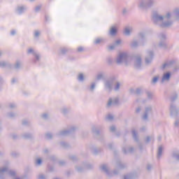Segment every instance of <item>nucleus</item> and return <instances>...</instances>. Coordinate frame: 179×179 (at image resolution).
<instances>
[{"mask_svg": "<svg viewBox=\"0 0 179 179\" xmlns=\"http://www.w3.org/2000/svg\"><path fill=\"white\" fill-rule=\"evenodd\" d=\"M120 43H121V41H116V44H120Z\"/></svg>", "mask_w": 179, "mask_h": 179, "instance_id": "13", "label": "nucleus"}, {"mask_svg": "<svg viewBox=\"0 0 179 179\" xmlns=\"http://www.w3.org/2000/svg\"><path fill=\"white\" fill-rule=\"evenodd\" d=\"M108 118H111V117L109 116Z\"/></svg>", "mask_w": 179, "mask_h": 179, "instance_id": "20", "label": "nucleus"}, {"mask_svg": "<svg viewBox=\"0 0 179 179\" xmlns=\"http://www.w3.org/2000/svg\"><path fill=\"white\" fill-rule=\"evenodd\" d=\"M83 78H84L83 74H80L78 76L79 80H83Z\"/></svg>", "mask_w": 179, "mask_h": 179, "instance_id": "4", "label": "nucleus"}, {"mask_svg": "<svg viewBox=\"0 0 179 179\" xmlns=\"http://www.w3.org/2000/svg\"><path fill=\"white\" fill-rule=\"evenodd\" d=\"M37 164H41V159H38L36 162Z\"/></svg>", "mask_w": 179, "mask_h": 179, "instance_id": "7", "label": "nucleus"}, {"mask_svg": "<svg viewBox=\"0 0 179 179\" xmlns=\"http://www.w3.org/2000/svg\"><path fill=\"white\" fill-rule=\"evenodd\" d=\"M130 31H130L129 29H125V34H129Z\"/></svg>", "mask_w": 179, "mask_h": 179, "instance_id": "6", "label": "nucleus"}, {"mask_svg": "<svg viewBox=\"0 0 179 179\" xmlns=\"http://www.w3.org/2000/svg\"><path fill=\"white\" fill-rule=\"evenodd\" d=\"M111 103H113V101L111 100L109 101L108 106H111Z\"/></svg>", "mask_w": 179, "mask_h": 179, "instance_id": "9", "label": "nucleus"}, {"mask_svg": "<svg viewBox=\"0 0 179 179\" xmlns=\"http://www.w3.org/2000/svg\"><path fill=\"white\" fill-rule=\"evenodd\" d=\"M116 34H117V28H115V27H112L110 29V34L112 36H114Z\"/></svg>", "mask_w": 179, "mask_h": 179, "instance_id": "1", "label": "nucleus"}, {"mask_svg": "<svg viewBox=\"0 0 179 179\" xmlns=\"http://www.w3.org/2000/svg\"><path fill=\"white\" fill-rule=\"evenodd\" d=\"M170 79V73H166L162 78V80H169Z\"/></svg>", "mask_w": 179, "mask_h": 179, "instance_id": "2", "label": "nucleus"}, {"mask_svg": "<svg viewBox=\"0 0 179 179\" xmlns=\"http://www.w3.org/2000/svg\"><path fill=\"white\" fill-rule=\"evenodd\" d=\"M159 151L162 152V148H159Z\"/></svg>", "mask_w": 179, "mask_h": 179, "instance_id": "19", "label": "nucleus"}, {"mask_svg": "<svg viewBox=\"0 0 179 179\" xmlns=\"http://www.w3.org/2000/svg\"><path fill=\"white\" fill-rule=\"evenodd\" d=\"M92 89H94V85H92Z\"/></svg>", "mask_w": 179, "mask_h": 179, "instance_id": "18", "label": "nucleus"}, {"mask_svg": "<svg viewBox=\"0 0 179 179\" xmlns=\"http://www.w3.org/2000/svg\"><path fill=\"white\" fill-rule=\"evenodd\" d=\"M118 89H120V84H117L116 86V90H118Z\"/></svg>", "mask_w": 179, "mask_h": 179, "instance_id": "12", "label": "nucleus"}, {"mask_svg": "<svg viewBox=\"0 0 179 179\" xmlns=\"http://www.w3.org/2000/svg\"><path fill=\"white\" fill-rule=\"evenodd\" d=\"M124 57H125L124 54H120L119 59H122V58H124ZM120 59L117 61V62H120Z\"/></svg>", "mask_w": 179, "mask_h": 179, "instance_id": "3", "label": "nucleus"}, {"mask_svg": "<svg viewBox=\"0 0 179 179\" xmlns=\"http://www.w3.org/2000/svg\"><path fill=\"white\" fill-rule=\"evenodd\" d=\"M159 19H163V17H159Z\"/></svg>", "mask_w": 179, "mask_h": 179, "instance_id": "16", "label": "nucleus"}, {"mask_svg": "<svg viewBox=\"0 0 179 179\" xmlns=\"http://www.w3.org/2000/svg\"><path fill=\"white\" fill-rule=\"evenodd\" d=\"M0 55H1V52H0Z\"/></svg>", "mask_w": 179, "mask_h": 179, "instance_id": "21", "label": "nucleus"}, {"mask_svg": "<svg viewBox=\"0 0 179 179\" xmlns=\"http://www.w3.org/2000/svg\"><path fill=\"white\" fill-rule=\"evenodd\" d=\"M166 65H167V64H164V68H166Z\"/></svg>", "mask_w": 179, "mask_h": 179, "instance_id": "14", "label": "nucleus"}, {"mask_svg": "<svg viewBox=\"0 0 179 179\" xmlns=\"http://www.w3.org/2000/svg\"><path fill=\"white\" fill-rule=\"evenodd\" d=\"M95 43L96 44H99V43H100V39L96 40Z\"/></svg>", "mask_w": 179, "mask_h": 179, "instance_id": "10", "label": "nucleus"}, {"mask_svg": "<svg viewBox=\"0 0 179 179\" xmlns=\"http://www.w3.org/2000/svg\"><path fill=\"white\" fill-rule=\"evenodd\" d=\"M78 51H80H80H83V48H78Z\"/></svg>", "mask_w": 179, "mask_h": 179, "instance_id": "11", "label": "nucleus"}, {"mask_svg": "<svg viewBox=\"0 0 179 179\" xmlns=\"http://www.w3.org/2000/svg\"><path fill=\"white\" fill-rule=\"evenodd\" d=\"M28 52H29V54L33 52V49H29V50H28Z\"/></svg>", "mask_w": 179, "mask_h": 179, "instance_id": "8", "label": "nucleus"}, {"mask_svg": "<svg viewBox=\"0 0 179 179\" xmlns=\"http://www.w3.org/2000/svg\"><path fill=\"white\" fill-rule=\"evenodd\" d=\"M110 50H113V46H111V47L110 48Z\"/></svg>", "mask_w": 179, "mask_h": 179, "instance_id": "15", "label": "nucleus"}, {"mask_svg": "<svg viewBox=\"0 0 179 179\" xmlns=\"http://www.w3.org/2000/svg\"><path fill=\"white\" fill-rule=\"evenodd\" d=\"M36 36H38V33H36Z\"/></svg>", "mask_w": 179, "mask_h": 179, "instance_id": "17", "label": "nucleus"}, {"mask_svg": "<svg viewBox=\"0 0 179 179\" xmlns=\"http://www.w3.org/2000/svg\"><path fill=\"white\" fill-rule=\"evenodd\" d=\"M158 79H159V78L155 77V78H153L152 82H153L154 83H156L157 82V80H158Z\"/></svg>", "mask_w": 179, "mask_h": 179, "instance_id": "5", "label": "nucleus"}]
</instances>
